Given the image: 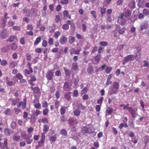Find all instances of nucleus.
I'll use <instances>...</instances> for the list:
<instances>
[{
    "instance_id": "nucleus-1",
    "label": "nucleus",
    "mask_w": 149,
    "mask_h": 149,
    "mask_svg": "<svg viewBox=\"0 0 149 149\" xmlns=\"http://www.w3.org/2000/svg\"><path fill=\"white\" fill-rule=\"evenodd\" d=\"M125 17L121 14L118 17L117 21L118 23L121 25H123L125 24L126 22V20Z\"/></svg>"
},
{
    "instance_id": "nucleus-2",
    "label": "nucleus",
    "mask_w": 149,
    "mask_h": 149,
    "mask_svg": "<svg viewBox=\"0 0 149 149\" xmlns=\"http://www.w3.org/2000/svg\"><path fill=\"white\" fill-rule=\"evenodd\" d=\"M54 73L53 71L49 70L46 73V77L48 80H51L53 79Z\"/></svg>"
},
{
    "instance_id": "nucleus-3",
    "label": "nucleus",
    "mask_w": 149,
    "mask_h": 149,
    "mask_svg": "<svg viewBox=\"0 0 149 149\" xmlns=\"http://www.w3.org/2000/svg\"><path fill=\"white\" fill-rule=\"evenodd\" d=\"M115 89L112 87H110L108 91V95L111 96L113 94L115 95L117 94L119 90Z\"/></svg>"
},
{
    "instance_id": "nucleus-4",
    "label": "nucleus",
    "mask_w": 149,
    "mask_h": 149,
    "mask_svg": "<svg viewBox=\"0 0 149 149\" xmlns=\"http://www.w3.org/2000/svg\"><path fill=\"white\" fill-rule=\"evenodd\" d=\"M137 110V108H136L135 109H133L132 107H131L128 111H129L131 114L132 117L135 118L136 115H137V113L136 112Z\"/></svg>"
},
{
    "instance_id": "nucleus-5",
    "label": "nucleus",
    "mask_w": 149,
    "mask_h": 149,
    "mask_svg": "<svg viewBox=\"0 0 149 149\" xmlns=\"http://www.w3.org/2000/svg\"><path fill=\"white\" fill-rule=\"evenodd\" d=\"M133 55H129L125 57L124 59L122 60V63L123 65H124L126 63L129 62L132 59Z\"/></svg>"
},
{
    "instance_id": "nucleus-6",
    "label": "nucleus",
    "mask_w": 149,
    "mask_h": 149,
    "mask_svg": "<svg viewBox=\"0 0 149 149\" xmlns=\"http://www.w3.org/2000/svg\"><path fill=\"white\" fill-rule=\"evenodd\" d=\"M8 36V33L7 30L3 29L1 32L0 37L2 39L6 38Z\"/></svg>"
},
{
    "instance_id": "nucleus-7",
    "label": "nucleus",
    "mask_w": 149,
    "mask_h": 149,
    "mask_svg": "<svg viewBox=\"0 0 149 149\" xmlns=\"http://www.w3.org/2000/svg\"><path fill=\"white\" fill-rule=\"evenodd\" d=\"M132 13V11L129 9L126 10L124 11L123 13H121L122 15L124 16L125 18H127L130 17Z\"/></svg>"
},
{
    "instance_id": "nucleus-8",
    "label": "nucleus",
    "mask_w": 149,
    "mask_h": 149,
    "mask_svg": "<svg viewBox=\"0 0 149 149\" xmlns=\"http://www.w3.org/2000/svg\"><path fill=\"white\" fill-rule=\"evenodd\" d=\"M116 29L118 31L119 34H122L124 33L126 30V28L125 27H123L121 29L120 26L118 25H116Z\"/></svg>"
},
{
    "instance_id": "nucleus-9",
    "label": "nucleus",
    "mask_w": 149,
    "mask_h": 149,
    "mask_svg": "<svg viewBox=\"0 0 149 149\" xmlns=\"http://www.w3.org/2000/svg\"><path fill=\"white\" fill-rule=\"evenodd\" d=\"M67 38L64 36L61 37L59 40V42L61 45H64L67 42Z\"/></svg>"
},
{
    "instance_id": "nucleus-10",
    "label": "nucleus",
    "mask_w": 149,
    "mask_h": 149,
    "mask_svg": "<svg viewBox=\"0 0 149 149\" xmlns=\"http://www.w3.org/2000/svg\"><path fill=\"white\" fill-rule=\"evenodd\" d=\"M148 27V22H143L142 23L140 26V31H142L143 29H146Z\"/></svg>"
},
{
    "instance_id": "nucleus-11",
    "label": "nucleus",
    "mask_w": 149,
    "mask_h": 149,
    "mask_svg": "<svg viewBox=\"0 0 149 149\" xmlns=\"http://www.w3.org/2000/svg\"><path fill=\"white\" fill-rule=\"evenodd\" d=\"M10 49V45H8L5 47H3L1 49V51L5 53L9 51Z\"/></svg>"
},
{
    "instance_id": "nucleus-12",
    "label": "nucleus",
    "mask_w": 149,
    "mask_h": 149,
    "mask_svg": "<svg viewBox=\"0 0 149 149\" xmlns=\"http://www.w3.org/2000/svg\"><path fill=\"white\" fill-rule=\"evenodd\" d=\"M18 65V61H11L10 63L9 67L11 68H14L15 67L17 66Z\"/></svg>"
},
{
    "instance_id": "nucleus-13",
    "label": "nucleus",
    "mask_w": 149,
    "mask_h": 149,
    "mask_svg": "<svg viewBox=\"0 0 149 149\" xmlns=\"http://www.w3.org/2000/svg\"><path fill=\"white\" fill-rule=\"evenodd\" d=\"M15 40H17V36H11L8 39L6 40V41L12 42L14 41Z\"/></svg>"
},
{
    "instance_id": "nucleus-14",
    "label": "nucleus",
    "mask_w": 149,
    "mask_h": 149,
    "mask_svg": "<svg viewBox=\"0 0 149 149\" xmlns=\"http://www.w3.org/2000/svg\"><path fill=\"white\" fill-rule=\"evenodd\" d=\"M71 87V86L69 85L68 82H65L64 83L63 85V89L64 90L68 91L69 90Z\"/></svg>"
},
{
    "instance_id": "nucleus-15",
    "label": "nucleus",
    "mask_w": 149,
    "mask_h": 149,
    "mask_svg": "<svg viewBox=\"0 0 149 149\" xmlns=\"http://www.w3.org/2000/svg\"><path fill=\"white\" fill-rule=\"evenodd\" d=\"M119 86L120 85L119 82L116 81H114L113 83L112 87L115 88V89H116L119 90Z\"/></svg>"
},
{
    "instance_id": "nucleus-16",
    "label": "nucleus",
    "mask_w": 149,
    "mask_h": 149,
    "mask_svg": "<svg viewBox=\"0 0 149 149\" xmlns=\"http://www.w3.org/2000/svg\"><path fill=\"white\" fill-rule=\"evenodd\" d=\"M70 53L71 54H77L79 55L80 54L79 51L77 50V51H75L74 49L72 48L70 49Z\"/></svg>"
},
{
    "instance_id": "nucleus-17",
    "label": "nucleus",
    "mask_w": 149,
    "mask_h": 149,
    "mask_svg": "<svg viewBox=\"0 0 149 149\" xmlns=\"http://www.w3.org/2000/svg\"><path fill=\"white\" fill-rule=\"evenodd\" d=\"M141 54L139 50H138L136 53V54L134 56L135 59L138 60L139 59L141 58Z\"/></svg>"
},
{
    "instance_id": "nucleus-18",
    "label": "nucleus",
    "mask_w": 149,
    "mask_h": 149,
    "mask_svg": "<svg viewBox=\"0 0 149 149\" xmlns=\"http://www.w3.org/2000/svg\"><path fill=\"white\" fill-rule=\"evenodd\" d=\"M18 99V98H16L15 99H13L12 98H10L9 100L10 101H11L12 102L11 104L12 106H15V105L17 104V100Z\"/></svg>"
},
{
    "instance_id": "nucleus-19",
    "label": "nucleus",
    "mask_w": 149,
    "mask_h": 149,
    "mask_svg": "<svg viewBox=\"0 0 149 149\" xmlns=\"http://www.w3.org/2000/svg\"><path fill=\"white\" fill-rule=\"evenodd\" d=\"M10 49L13 50H15L17 48V44L15 43H13L10 45Z\"/></svg>"
},
{
    "instance_id": "nucleus-20",
    "label": "nucleus",
    "mask_w": 149,
    "mask_h": 149,
    "mask_svg": "<svg viewBox=\"0 0 149 149\" xmlns=\"http://www.w3.org/2000/svg\"><path fill=\"white\" fill-rule=\"evenodd\" d=\"M31 89L33 91V92L35 94H38L40 91L39 88L37 86L34 88L32 87Z\"/></svg>"
},
{
    "instance_id": "nucleus-21",
    "label": "nucleus",
    "mask_w": 149,
    "mask_h": 149,
    "mask_svg": "<svg viewBox=\"0 0 149 149\" xmlns=\"http://www.w3.org/2000/svg\"><path fill=\"white\" fill-rule=\"evenodd\" d=\"M113 110L110 107H108L106 109V111L107 113V114H106V115L111 114L113 112Z\"/></svg>"
},
{
    "instance_id": "nucleus-22",
    "label": "nucleus",
    "mask_w": 149,
    "mask_h": 149,
    "mask_svg": "<svg viewBox=\"0 0 149 149\" xmlns=\"http://www.w3.org/2000/svg\"><path fill=\"white\" fill-rule=\"evenodd\" d=\"M71 92H69L66 93L64 95L65 98L67 100H70L71 98Z\"/></svg>"
},
{
    "instance_id": "nucleus-23",
    "label": "nucleus",
    "mask_w": 149,
    "mask_h": 149,
    "mask_svg": "<svg viewBox=\"0 0 149 149\" xmlns=\"http://www.w3.org/2000/svg\"><path fill=\"white\" fill-rule=\"evenodd\" d=\"M136 2L138 3L137 4L139 8L141 7L142 4L144 3L145 2L144 0H136Z\"/></svg>"
},
{
    "instance_id": "nucleus-24",
    "label": "nucleus",
    "mask_w": 149,
    "mask_h": 149,
    "mask_svg": "<svg viewBox=\"0 0 149 149\" xmlns=\"http://www.w3.org/2000/svg\"><path fill=\"white\" fill-rule=\"evenodd\" d=\"M49 126L47 124H45L43 127V131L45 133L48 131L49 130Z\"/></svg>"
},
{
    "instance_id": "nucleus-25",
    "label": "nucleus",
    "mask_w": 149,
    "mask_h": 149,
    "mask_svg": "<svg viewBox=\"0 0 149 149\" xmlns=\"http://www.w3.org/2000/svg\"><path fill=\"white\" fill-rule=\"evenodd\" d=\"M65 74L67 76H70L71 72L69 69H67L65 68H64Z\"/></svg>"
},
{
    "instance_id": "nucleus-26",
    "label": "nucleus",
    "mask_w": 149,
    "mask_h": 149,
    "mask_svg": "<svg viewBox=\"0 0 149 149\" xmlns=\"http://www.w3.org/2000/svg\"><path fill=\"white\" fill-rule=\"evenodd\" d=\"M13 140L15 141H18L20 139V137L17 134H15L13 137Z\"/></svg>"
},
{
    "instance_id": "nucleus-27",
    "label": "nucleus",
    "mask_w": 149,
    "mask_h": 149,
    "mask_svg": "<svg viewBox=\"0 0 149 149\" xmlns=\"http://www.w3.org/2000/svg\"><path fill=\"white\" fill-rule=\"evenodd\" d=\"M78 68L77 63L76 62L73 63L72 64L71 68L74 70H76Z\"/></svg>"
},
{
    "instance_id": "nucleus-28",
    "label": "nucleus",
    "mask_w": 149,
    "mask_h": 149,
    "mask_svg": "<svg viewBox=\"0 0 149 149\" xmlns=\"http://www.w3.org/2000/svg\"><path fill=\"white\" fill-rule=\"evenodd\" d=\"M82 132L84 134H85L87 132L88 129L86 127H83L81 129Z\"/></svg>"
},
{
    "instance_id": "nucleus-29",
    "label": "nucleus",
    "mask_w": 149,
    "mask_h": 149,
    "mask_svg": "<svg viewBox=\"0 0 149 149\" xmlns=\"http://www.w3.org/2000/svg\"><path fill=\"white\" fill-rule=\"evenodd\" d=\"M41 41V37H38L36 39V40H35L34 42V45H38L39 44V43Z\"/></svg>"
},
{
    "instance_id": "nucleus-30",
    "label": "nucleus",
    "mask_w": 149,
    "mask_h": 149,
    "mask_svg": "<svg viewBox=\"0 0 149 149\" xmlns=\"http://www.w3.org/2000/svg\"><path fill=\"white\" fill-rule=\"evenodd\" d=\"M66 107H61L60 109V113L61 115H63L65 113V110Z\"/></svg>"
},
{
    "instance_id": "nucleus-31",
    "label": "nucleus",
    "mask_w": 149,
    "mask_h": 149,
    "mask_svg": "<svg viewBox=\"0 0 149 149\" xmlns=\"http://www.w3.org/2000/svg\"><path fill=\"white\" fill-rule=\"evenodd\" d=\"M73 113L75 116H78L80 115V111L78 109H76L74 111Z\"/></svg>"
},
{
    "instance_id": "nucleus-32",
    "label": "nucleus",
    "mask_w": 149,
    "mask_h": 149,
    "mask_svg": "<svg viewBox=\"0 0 149 149\" xmlns=\"http://www.w3.org/2000/svg\"><path fill=\"white\" fill-rule=\"evenodd\" d=\"M77 108L79 109H81L84 110L86 109V107L84 106L81 104H78L77 106Z\"/></svg>"
},
{
    "instance_id": "nucleus-33",
    "label": "nucleus",
    "mask_w": 149,
    "mask_h": 149,
    "mask_svg": "<svg viewBox=\"0 0 149 149\" xmlns=\"http://www.w3.org/2000/svg\"><path fill=\"white\" fill-rule=\"evenodd\" d=\"M93 69L92 67L90 66L88 67L87 69V71L88 73L91 74L92 73Z\"/></svg>"
},
{
    "instance_id": "nucleus-34",
    "label": "nucleus",
    "mask_w": 149,
    "mask_h": 149,
    "mask_svg": "<svg viewBox=\"0 0 149 149\" xmlns=\"http://www.w3.org/2000/svg\"><path fill=\"white\" fill-rule=\"evenodd\" d=\"M23 101L24 102L21 106L23 109H24L26 107V98H24Z\"/></svg>"
},
{
    "instance_id": "nucleus-35",
    "label": "nucleus",
    "mask_w": 149,
    "mask_h": 149,
    "mask_svg": "<svg viewBox=\"0 0 149 149\" xmlns=\"http://www.w3.org/2000/svg\"><path fill=\"white\" fill-rule=\"evenodd\" d=\"M62 28L65 30H67L69 28V24H65L62 26Z\"/></svg>"
},
{
    "instance_id": "nucleus-36",
    "label": "nucleus",
    "mask_w": 149,
    "mask_h": 149,
    "mask_svg": "<svg viewBox=\"0 0 149 149\" xmlns=\"http://www.w3.org/2000/svg\"><path fill=\"white\" fill-rule=\"evenodd\" d=\"M70 38L69 40V42L70 44H72L75 41V38L74 37L70 36Z\"/></svg>"
},
{
    "instance_id": "nucleus-37",
    "label": "nucleus",
    "mask_w": 149,
    "mask_h": 149,
    "mask_svg": "<svg viewBox=\"0 0 149 149\" xmlns=\"http://www.w3.org/2000/svg\"><path fill=\"white\" fill-rule=\"evenodd\" d=\"M60 32L59 31L55 32L54 35V36L56 38H58L59 36L60 35Z\"/></svg>"
},
{
    "instance_id": "nucleus-38",
    "label": "nucleus",
    "mask_w": 149,
    "mask_h": 149,
    "mask_svg": "<svg viewBox=\"0 0 149 149\" xmlns=\"http://www.w3.org/2000/svg\"><path fill=\"white\" fill-rule=\"evenodd\" d=\"M101 55L99 54H97L95 58V59L96 61L99 62L100 59Z\"/></svg>"
},
{
    "instance_id": "nucleus-39",
    "label": "nucleus",
    "mask_w": 149,
    "mask_h": 149,
    "mask_svg": "<svg viewBox=\"0 0 149 149\" xmlns=\"http://www.w3.org/2000/svg\"><path fill=\"white\" fill-rule=\"evenodd\" d=\"M5 114L6 115H11L12 112L11 110L9 109H7L5 112Z\"/></svg>"
},
{
    "instance_id": "nucleus-40",
    "label": "nucleus",
    "mask_w": 149,
    "mask_h": 149,
    "mask_svg": "<svg viewBox=\"0 0 149 149\" xmlns=\"http://www.w3.org/2000/svg\"><path fill=\"white\" fill-rule=\"evenodd\" d=\"M135 2L134 1H132L130 3H129V6H130V7L132 8H134L135 6Z\"/></svg>"
},
{
    "instance_id": "nucleus-41",
    "label": "nucleus",
    "mask_w": 149,
    "mask_h": 149,
    "mask_svg": "<svg viewBox=\"0 0 149 149\" xmlns=\"http://www.w3.org/2000/svg\"><path fill=\"white\" fill-rule=\"evenodd\" d=\"M11 127L13 129H15L16 127V124L15 122H12L10 124Z\"/></svg>"
},
{
    "instance_id": "nucleus-42",
    "label": "nucleus",
    "mask_w": 149,
    "mask_h": 149,
    "mask_svg": "<svg viewBox=\"0 0 149 149\" xmlns=\"http://www.w3.org/2000/svg\"><path fill=\"white\" fill-rule=\"evenodd\" d=\"M4 132L6 136H9L10 135L9 130L8 129L6 128L5 129Z\"/></svg>"
},
{
    "instance_id": "nucleus-43",
    "label": "nucleus",
    "mask_w": 149,
    "mask_h": 149,
    "mask_svg": "<svg viewBox=\"0 0 149 149\" xmlns=\"http://www.w3.org/2000/svg\"><path fill=\"white\" fill-rule=\"evenodd\" d=\"M66 23L71 25V27L74 28L75 27V25L74 23H71V21L70 20H68L67 21Z\"/></svg>"
},
{
    "instance_id": "nucleus-44",
    "label": "nucleus",
    "mask_w": 149,
    "mask_h": 149,
    "mask_svg": "<svg viewBox=\"0 0 149 149\" xmlns=\"http://www.w3.org/2000/svg\"><path fill=\"white\" fill-rule=\"evenodd\" d=\"M100 45L102 46H106L108 45V44L107 42L105 41H102L100 42Z\"/></svg>"
},
{
    "instance_id": "nucleus-45",
    "label": "nucleus",
    "mask_w": 149,
    "mask_h": 149,
    "mask_svg": "<svg viewBox=\"0 0 149 149\" xmlns=\"http://www.w3.org/2000/svg\"><path fill=\"white\" fill-rule=\"evenodd\" d=\"M91 14L95 19L96 18L97 16L96 15V11L92 10L91 11Z\"/></svg>"
},
{
    "instance_id": "nucleus-46",
    "label": "nucleus",
    "mask_w": 149,
    "mask_h": 149,
    "mask_svg": "<svg viewBox=\"0 0 149 149\" xmlns=\"http://www.w3.org/2000/svg\"><path fill=\"white\" fill-rule=\"evenodd\" d=\"M112 69L111 67H107L105 69V72L107 73H109L111 71Z\"/></svg>"
},
{
    "instance_id": "nucleus-47",
    "label": "nucleus",
    "mask_w": 149,
    "mask_h": 149,
    "mask_svg": "<svg viewBox=\"0 0 149 149\" xmlns=\"http://www.w3.org/2000/svg\"><path fill=\"white\" fill-rule=\"evenodd\" d=\"M13 29L15 31H20L21 28L20 26H14L13 27Z\"/></svg>"
},
{
    "instance_id": "nucleus-48",
    "label": "nucleus",
    "mask_w": 149,
    "mask_h": 149,
    "mask_svg": "<svg viewBox=\"0 0 149 149\" xmlns=\"http://www.w3.org/2000/svg\"><path fill=\"white\" fill-rule=\"evenodd\" d=\"M30 81H34L36 80V77L33 75H30Z\"/></svg>"
},
{
    "instance_id": "nucleus-49",
    "label": "nucleus",
    "mask_w": 149,
    "mask_h": 149,
    "mask_svg": "<svg viewBox=\"0 0 149 149\" xmlns=\"http://www.w3.org/2000/svg\"><path fill=\"white\" fill-rule=\"evenodd\" d=\"M16 77L19 80L22 79L23 78V76L20 73L17 74L16 75Z\"/></svg>"
},
{
    "instance_id": "nucleus-50",
    "label": "nucleus",
    "mask_w": 149,
    "mask_h": 149,
    "mask_svg": "<svg viewBox=\"0 0 149 149\" xmlns=\"http://www.w3.org/2000/svg\"><path fill=\"white\" fill-rule=\"evenodd\" d=\"M61 134L64 136H66L67 135V132L64 129H62L61 130Z\"/></svg>"
},
{
    "instance_id": "nucleus-51",
    "label": "nucleus",
    "mask_w": 149,
    "mask_h": 149,
    "mask_svg": "<svg viewBox=\"0 0 149 149\" xmlns=\"http://www.w3.org/2000/svg\"><path fill=\"white\" fill-rule=\"evenodd\" d=\"M36 117L34 116V115L33 116V117L31 118V120H30V122L31 124H33L35 123L36 121Z\"/></svg>"
},
{
    "instance_id": "nucleus-52",
    "label": "nucleus",
    "mask_w": 149,
    "mask_h": 149,
    "mask_svg": "<svg viewBox=\"0 0 149 149\" xmlns=\"http://www.w3.org/2000/svg\"><path fill=\"white\" fill-rule=\"evenodd\" d=\"M43 49L42 48H37L35 50V52L37 53H41L42 51L43 50Z\"/></svg>"
},
{
    "instance_id": "nucleus-53",
    "label": "nucleus",
    "mask_w": 149,
    "mask_h": 149,
    "mask_svg": "<svg viewBox=\"0 0 149 149\" xmlns=\"http://www.w3.org/2000/svg\"><path fill=\"white\" fill-rule=\"evenodd\" d=\"M106 11V9L104 7L101 8L100 9V13L102 15L105 14Z\"/></svg>"
},
{
    "instance_id": "nucleus-54",
    "label": "nucleus",
    "mask_w": 149,
    "mask_h": 149,
    "mask_svg": "<svg viewBox=\"0 0 149 149\" xmlns=\"http://www.w3.org/2000/svg\"><path fill=\"white\" fill-rule=\"evenodd\" d=\"M143 13L145 15H148L149 14V11L148 10L144 9L143 10Z\"/></svg>"
},
{
    "instance_id": "nucleus-55",
    "label": "nucleus",
    "mask_w": 149,
    "mask_h": 149,
    "mask_svg": "<svg viewBox=\"0 0 149 149\" xmlns=\"http://www.w3.org/2000/svg\"><path fill=\"white\" fill-rule=\"evenodd\" d=\"M1 63L2 65L4 66L7 64V62L6 60H3L2 61L1 60Z\"/></svg>"
},
{
    "instance_id": "nucleus-56",
    "label": "nucleus",
    "mask_w": 149,
    "mask_h": 149,
    "mask_svg": "<svg viewBox=\"0 0 149 149\" xmlns=\"http://www.w3.org/2000/svg\"><path fill=\"white\" fill-rule=\"evenodd\" d=\"M55 74L57 76H60L61 75V73L60 70H57L55 72Z\"/></svg>"
},
{
    "instance_id": "nucleus-57",
    "label": "nucleus",
    "mask_w": 149,
    "mask_h": 149,
    "mask_svg": "<svg viewBox=\"0 0 149 149\" xmlns=\"http://www.w3.org/2000/svg\"><path fill=\"white\" fill-rule=\"evenodd\" d=\"M79 81V80L78 78H74V84L75 85V86L77 85Z\"/></svg>"
},
{
    "instance_id": "nucleus-58",
    "label": "nucleus",
    "mask_w": 149,
    "mask_h": 149,
    "mask_svg": "<svg viewBox=\"0 0 149 149\" xmlns=\"http://www.w3.org/2000/svg\"><path fill=\"white\" fill-rule=\"evenodd\" d=\"M144 66L148 67L149 65V61H147L146 60L144 61Z\"/></svg>"
},
{
    "instance_id": "nucleus-59",
    "label": "nucleus",
    "mask_w": 149,
    "mask_h": 149,
    "mask_svg": "<svg viewBox=\"0 0 149 149\" xmlns=\"http://www.w3.org/2000/svg\"><path fill=\"white\" fill-rule=\"evenodd\" d=\"M69 0H61V3L63 4H67Z\"/></svg>"
},
{
    "instance_id": "nucleus-60",
    "label": "nucleus",
    "mask_w": 149,
    "mask_h": 149,
    "mask_svg": "<svg viewBox=\"0 0 149 149\" xmlns=\"http://www.w3.org/2000/svg\"><path fill=\"white\" fill-rule=\"evenodd\" d=\"M20 43L22 45H24L25 43V38L24 37H22L20 40Z\"/></svg>"
},
{
    "instance_id": "nucleus-61",
    "label": "nucleus",
    "mask_w": 149,
    "mask_h": 149,
    "mask_svg": "<svg viewBox=\"0 0 149 149\" xmlns=\"http://www.w3.org/2000/svg\"><path fill=\"white\" fill-rule=\"evenodd\" d=\"M47 45V42L45 40H43L42 42V46L46 47Z\"/></svg>"
},
{
    "instance_id": "nucleus-62",
    "label": "nucleus",
    "mask_w": 149,
    "mask_h": 149,
    "mask_svg": "<svg viewBox=\"0 0 149 149\" xmlns=\"http://www.w3.org/2000/svg\"><path fill=\"white\" fill-rule=\"evenodd\" d=\"M34 106L35 108L38 109H40L41 108L40 104L39 103L35 104Z\"/></svg>"
},
{
    "instance_id": "nucleus-63",
    "label": "nucleus",
    "mask_w": 149,
    "mask_h": 149,
    "mask_svg": "<svg viewBox=\"0 0 149 149\" xmlns=\"http://www.w3.org/2000/svg\"><path fill=\"white\" fill-rule=\"evenodd\" d=\"M87 91V88L86 87H85L84 88H83V89L81 91V94H85L86 93Z\"/></svg>"
},
{
    "instance_id": "nucleus-64",
    "label": "nucleus",
    "mask_w": 149,
    "mask_h": 149,
    "mask_svg": "<svg viewBox=\"0 0 149 149\" xmlns=\"http://www.w3.org/2000/svg\"><path fill=\"white\" fill-rule=\"evenodd\" d=\"M14 110L15 111L16 114H18L21 111V110L20 109H17V108H15L14 109Z\"/></svg>"
}]
</instances>
